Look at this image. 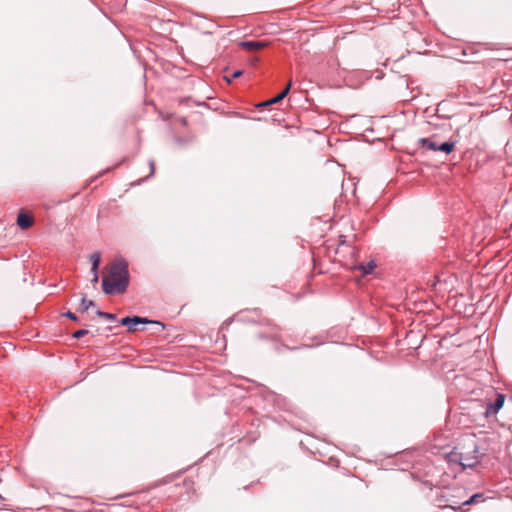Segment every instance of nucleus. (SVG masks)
<instances>
[{
  "label": "nucleus",
  "instance_id": "obj_14",
  "mask_svg": "<svg viewBox=\"0 0 512 512\" xmlns=\"http://www.w3.org/2000/svg\"><path fill=\"white\" fill-rule=\"evenodd\" d=\"M86 334H88V330L80 329V330H77L76 332H74L73 337L76 339H79V338L85 336Z\"/></svg>",
  "mask_w": 512,
  "mask_h": 512
},
{
  "label": "nucleus",
  "instance_id": "obj_8",
  "mask_svg": "<svg viewBox=\"0 0 512 512\" xmlns=\"http://www.w3.org/2000/svg\"><path fill=\"white\" fill-rule=\"evenodd\" d=\"M290 88H291V81L287 84V86L284 88V90L281 93L277 94V96H275L274 98L265 102L263 105L267 106V105H271V104L280 102L282 99H284L287 96V94L290 91Z\"/></svg>",
  "mask_w": 512,
  "mask_h": 512
},
{
  "label": "nucleus",
  "instance_id": "obj_3",
  "mask_svg": "<svg viewBox=\"0 0 512 512\" xmlns=\"http://www.w3.org/2000/svg\"><path fill=\"white\" fill-rule=\"evenodd\" d=\"M419 143L422 145V147H425L429 150L441 151L445 154H450L455 147L456 141H447L442 144H438L436 141L430 138H421Z\"/></svg>",
  "mask_w": 512,
  "mask_h": 512
},
{
  "label": "nucleus",
  "instance_id": "obj_4",
  "mask_svg": "<svg viewBox=\"0 0 512 512\" xmlns=\"http://www.w3.org/2000/svg\"><path fill=\"white\" fill-rule=\"evenodd\" d=\"M149 321L146 318H141L138 316L134 317H125L121 320V324L128 327V331L135 332L137 330L138 324H146Z\"/></svg>",
  "mask_w": 512,
  "mask_h": 512
},
{
  "label": "nucleus",
  "instance_id": "obj_17",
  "mask_svg": "<svg viewBox=\"0 0 512 512\" xmlns=\"http://www.w3.org/2000/svg\"><path fill=\"white\" fill-rule=\"evenodd\" d=\"M92 274H93V278L91 281L93 284H96L99 281V275H98V273H92Z\"/></svg>",
  "mask_w": 512,
  "mask_h": 512
},
{
  "label": "nucleus",
  "instance_id": "obj_6",
  "mask_svg": "<svg viewBox=\"0 0 512 512\" xmlns=\"http://www.w3.org/2000/svg\"><path fill=\"white\" fill-rule=\"evenodd\" d=\"M239 46L247 51H257L266 46L265 42L261 41H242Z\"/></svg>",
  "mask_w": 512,
  "mask_h": 512
},
{
  "label": "nucleus",
  "instance_id": "obj_20",
  "mask_svg": "<svg viewBox=\"0 0 512 512\" xmlns=\"http://www.w3.org/2000/svg\"><path fill=\"white\" fill-rule=\"evenodd\" d=\"M511 228H512V223H511Z\"/></svg>",
  "mask_w": 512,
  "mask_h": 512
},
{
  "label": "nucleus",
  "instance_id": "obj_2",
  "mask_svg": "<svg viewBox=\"0 0 512 512\" xmlns=\"http://www.w3.org/2000/svg\"><path fill=\"white\" fill-rule=\"evenodd\" d=\"M449 461L458 462L464 469L473 468L479 463L478 450L476 447L467 455L461 453L452 452L449 456Z\"/></svg>",
  "mask_w": 512,
  "mask_h": 512
},
{
  "label": "nucleus",
  "instance_id": "obj_12",
  "mask_svg": "<svg viewBox=\"0 0 512 512\" xmlns=\"http://www.w3.org/2000/svg\"><path fill=\"white\" fill-rule=\"evenodd\" d=\"M96 314L101 317V318H105L107 320H115L116 319V316L112 313H108V312H103V311H97Z\"/></svg>",
  "mask_w": 512,
  "mask_h": 512
},
{
  "label": "nucleus",
  "instance_id": "obj_10",
  "mask_svg": "<svg viewBox=\"0 0 512 512\" xmlns=\"http://www.w3.org/2000/svg\"><path fill=\"white\" fill-rule=\"evenodd\" d=\"M375 267H376V263H375L374 260H371V261H369L366 264H360L359 265V269L362 271V273L364 275H367V274L371 273L374 270Z\"/></svg>",
  "mask_w": 512,
  "mask_h": 512
},
{
  "label": "nucleus",
  "instance_id": "obj_11",
  "mask_svg": "<svg viewBox=\"0 0 512 512\" xmlns=\"http://www.w3.org/2000/svg\"><path fill=\"white\" fill-rule=\"evenodd\" d=\"M92 306H94V302L92 300H87L86 298H82L81 308L83 311H87Z\"/></svg>",
  "mask_w": 512,
  "mask_h": 512
},
{
  "label": "nucleus",
  "instance_id": "obj_19",
  "mask_svg": "<svg viewBox=\"0 0 512 512\" xmlns=\"http://www.w3.org/2000/svg\"><path fill=\"white\" fill-rule=\"evenodd\" d=\"M225 78H226L227 82H229V83L231 82V78H228V77H225Z\"/></svg>",
  "mask_w": 512,
  "mask_h": 512
},
{
  "label": "nucleus",
  "instance_id": "obj_15",
  "mask_svg": "<svg viewBox=\"0 0 512 512\" xmlns=\"http://www.w3.org/2000/svg\"><path fill=\"white\" fill-rule=\"evenodd\" d=\"M149 167H150V174L149 175L151 176L155 172V163H154V161H152V160L149 161Z\"/></svg>",
  "mask_w": 512,
  "mask_h": 512
},
{
  "label": "nucleus",
  "instance_id": "obj_9",
  "mask_svg": "<svg viewBox=\"0 0 512 512\" xmlns=\"http://www.w3.org/2000/svg\"><path fill=\"white\" fill-rule=\"evenodd\" d=\"M91 262V273H98L99 265L101 262V255L99 252H95L90 256Z\"/></svg>",
  "mask_w": 512,
  "mask_h": 512
},
{
  "label": "nucleus",
  "instance_id": "obj_7",
  "mask_svg": "<svg viewBox=\"0 0 512 512\" xmlns=\"http://www.w3.org/2000/svg\"><path fill=\"white\" fill-rule=\"evenodd\" d=\"M17 224L21 229L26 230L32 226L33 219L26 213L20 212L17 217Z\"/></svg>",
  "mask_w": 512,
  "mask_h": 512
},
{
  "label": "nucleus",
  "instance_id": "obj_5",
  "mask_svg": "<svg viewBox=\"0 0 512 512\" xmlns=\"http://www.w3.org/2000/svg\"><path fill=\"white\" fill-rule=\"evenodd\" d=\"M505 397L503 394H498L495 402L489 403L485 411V416L494 415L503 407Z\"/></svg>",
  "mask_w": 512,
  "mask_h": 512
},
{
  "label": "nucleus",
  "instance_id": "obj_1",
  "mask_svg": "<svg viewBox=\"0 0 512 512\" xmlns=\"http://www.w3.org/2000/svg\"><path fill=\"white\" fill-rule=\"evenodd\" d=\"M128 283V264L124 259L117 258L111 264L108 275L102 280L103 291L109 295L123 293Z\"/></svg>",
  "mask_w": 512,
  "mask_h": 512
},
{
  "label": "nucleus",
  "instance_id": "obj_18",
  "mask_svg": "<svg viewBox=\"0 0 512 512\" xmlns=\"http://www.w3.org/2000/svg\"><path fill=\"white\" fill-rule=\"evenodd\" d=\"M242 75V71L241 70H237L235 71L233 74H232V78H238L239 76Z\"/></svg>",
  "mask_w": 512,
  "mask_h": 512
},
{
  "label": "nucleus",
  "instance_id": "obj_16",
  "mask_svg": "<svg viewBox=\"0 0 512 512\" xmlns=\"http://www.w3.org/2000/svg\"><path fill=\"white\" fill-rule=\"evenodd\" d=\"M65 316H66V317H68V318H70V319H71V320H73V321H76V320H77V316H76L74 313L70 312V311H68L67 313H65Z\"/></svg>",
  "mask_w": 512,
  "mask_h": 512
},
{
  "label": "nucleus",
  "instance_id": "obj_13",
  "mask_svg": "<svg viewBox=\"0 0 512 512\" xmlns=\"http://www.w3.org/2000/svg\"><path fill=\"white\" fill-rule=\"evenodd\" d=\"M482 498H483V495L477 493V494H474L473 496H471V498L469 500L465 501L464 504L476 503V502L480 501Z\"/></svg>",
  "mask_w": 512,
  "mask_h": 512
},
{
  "label": "nucleus",
  "instance_id": "obj_21",
  "mask_svg": "<svg viewBox=\"0 0 512 512\" xmlns=\"http://www.w3.org/2000/svg\"><path fill=\"white\" fill-rule=\"evenodd\" d=\"M511 228H512V223H511Z\"/></svg>",
  "mask_w": 512,
  "mask_h": 512
}]
</instances>
